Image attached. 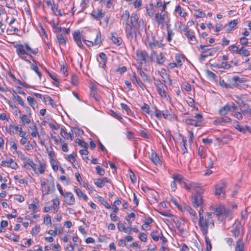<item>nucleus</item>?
<instances>
[{"label": "nucleus", "instance_id": "nucleus-41", "mask_svg": "<svg viewBox=\"0 0 251 251\" xmlns=\"http://www.w3.org/2000/svg\"><path fill=\"white\" fill-rule=\"evenodd\" d=\"M27 100L29 104L33 108H35V107H37V104L36 101L35 100L30 96H28L27 97Z\"/></svg>", "mask_w": 251, "mask_h": 251}, {"label": "nucleus", "instance_id": "nucleus-43", "mask_svg": "<svg viewBox=\"0 0 251 251\" xmlns=\"http://www.w3.org/2000/svg\"><path fill=\"white\" fill-rule=\"evenodd\" d=\"M158 93L164 99H165L167 100H168L169 96H167V93L164 90H162L161 88H158Z\"/></svg>", "mask_w": 251, "mask_h": 251}, {"label": "nucleus", "instance_id": "nucleus-39", "mask_svg": "<svg viewBox=\"0 0 251 251\" xmlns=\"http://www.w3.org/2000/svg\"><path fill=\"white\" fill-rule=\"evenodd\" d=\"M13 96L19 104H20L23 107H25V104L24 100L19 95L14 93L13 94Z\"/></svg>", "mask_w": 251, "mask_h": 251}, {"label": "nucleus", "instance_id": "nucleus-11", "mask_svg": "<svg viewBox=\"0 0 251 251\" xmlns=\"http://www.w3.org/2000/svg\"><path fill=\"white\" fill-rule=\"evenodd\" d=\"M201 193H196L194 196H192V203L195 207L201 206L202 203L203 201Z\"/></svg>", "mask_w": 251, "mask_h": 251}, {"label": "nucleus", "instance_id": "nucleus-46", "mask_svg": "<svg viewBox=\"0 0 251 251\" xmlns=\"http://www.w3.org/2000/svg\"><path fill=\"white\" fill-rule=\"evenodd\" d=\"M75 142L79 146L83 147L84 148L87 149V144L86 142H85L83 140H81L79 138H77L75 140Z\"/></svg>", "mask_w": 251, "mask_h": 251}, {"label": "nucleus", "instance_id": "nucleus-52", "mask_svg": "<svg viewBox=\"0 0 251 251\" xmlns=\"http://www.w3.org/2000/svg\"><path fill=\"white\" fill-rule=\"evenodd\" d=\"M44 222L47 225H51V219L49 215H46L44 218Z\"/></svg>", "mask_w": 251, "mask_h": 251}, {"label": "nucleus", "instance_id": "nucleus-6", "mask_svg": "<svg viewBox=\"0 0 251 251\" xmlns=\"http://www.w3.org/2000/svg\"><path fill=\"white\" fill-rule=\"evenodd\" d=\"M213 213L219 216V218L222 217V220L229 216L231 214L230 210L223 205H216L213 209Z\"/></svg>", "mask_w": 251, "mask_h": 251}, {"label": "nucleus", "instance_id": "nucleus-28", "mask_svg": "<svg viewBox=\"0 0 251 251\" xmlns=\"http://www.w3.org/2000/svg\"><path fill=\"white\" fill-rule=\"evenodd\" d=\"M158 245L161 246H168V240L161 234V236L158 235Z\"/></svg>", "mask_w": 251, "mask_h": 251}, {"label": "nucleus", "instance_id": "nucleus-10", "mask_svg": "<svg viewBox=\"0 0 251 251\" xmlns=\"http://www.w3.org/2000/svg\"><path fill=\"white\" fill-rule=\"evenodd\" d=\"M136 60L138 63L142 65L146 63L147 59L148 58V54L144 50H138L136 51Z\"/></svg>", "mask_w": 251, "mask_h": 251}, {"label": "nucleus", "instance_id": "nucleus-5", "mask_svg": "<svg viewBox=\"0 0 251 251\" xmlns=\"http://www.w3.org/2000/svg\"><path fill=\"white\" fill-rule=\"evenodd\" d=\"M227 183L225 180H221L214 186V194L220 199H224L226 197V188Z\"/></svg>", "mask_w": 251, "mask_h": 251}, {"label": "nucleus", "instance_id": "nucleus-2", "mask_svg": "<svg viewBox=\"0 0 251 251\" xmlns=\"http://www.w3.org/2000/svg\"><path fill=\"white\" fill-rule=\"evenodd\" d=\"M122 20L125 22V31L128 39H132L136 36V30L140 26L141 20L137 14L132 13L130 17L129 12L126 10L122 15Z\"/></svg>", "mask_w": 251, "mask_h": 251}, {"label": "nucleus", "instance_id": "nucleus-24", "mask_svg": "<svg viewBox=\"0 0 251 251\" xmlns=\"http://www.w3.org/2000/svg\"><path fill=\"white\" fill-rule=\"evenodd\" d=\"M231 107L228 104L221 107L218 111V113L221 116H226L228 112L230 111Z\"/></svg>", "mask_w": 251, "mask_h": 251}, {"label": "nucleus", "instance_id": "nucleus-58", "mask_svg": "<svg viewBox=\"0 0 251 251\" xmlns=\"http://www.w3.org/2000/svg\"><path fill=\"white\" fill-rule=\"evenodd\" d=\"M50 138L54 140V143L55 144H58L59 143H61L62 141L61 138L59 137V135H57V137L55 136H53L52 134H51Z\"/></svg>", "mask_w": 251, "mask_h": 251}, {"label": "nucleus", "instance_id": "nucleus-25", "mask_svg": "<svg viewBox=\"0 0 251 251\" xmlns=\"http://www.w3.org/2000/svg\"><path fill=\"white\" fill-rule=\"evenodd\" d=\"M232 80L234 82L233 85L237 86L239 83H242L246 82V79L244 77H240L238 76H234L232 78Z\"/></svg>", "mask_w": 251, "mask_h": 251}, {"label": "nucleus", "instance_id": "nucleus-42", "mask_svg": "<svg viewBox=\"0 0 251 251\" xmlns=\"http://www.w3.org/2000/svg\"><path fill=\"white\" fill-rule=\"evenodd\" d=\"M30 118V117H29V114L28 115H23L21 116H20V118L21 119L23 123L26 124H29L31 122Z\"/></svg>", "mask_w": 251, "mask_h": 251}, {"label": "nucleus", "instance_id": "nucleus-22", "mask_svg": "<svg viewBox=\"0 0 251 251\" xmlns=\"http://www.w3.org/2000/svg\"><path fill=\"white\" fill-rule=\"evenodd\" d=\"M109 181V179L107 177H104L102 178L98 179L95 182V184L99 188H102L103 187L106 183Z\"/></svg>", "mask_w": 251, "mask_h": 251}, {"label": "nucleus", "instance_id": "nucleus-26", "mask_svg": "<svg viewBox=\"0 0 251 251\" xmlns=\"http://www.w3.org/2000/svg\"><path fill=\"white\" fill-rule=\"evenodd\" d=\"M110 39L113 43L117 46H120L122 44V40L117 36L115 33H112Z\"/></svg>", "mask_w": 251, "mask_h": 251}, {"label": "nucleus", "instance_id": "nucleus-61", "mask_svg": "<svg viewBox=\"0 0 251 251\" xmlns=\"http://www.w3.org/2000/svg\"><path fill=\"white\" fill-rule=\"evenodd\" d=\"M50 164L51 165L52 169L54 171H57L58 169V165L57 164L56 161L54 160H50Z\"/></svg>", "mask_w": 251, "mask_h": 251}, {"label": "nucleus", "instance_id": "nucleus-30", "mask_svg": "<svg viewBox=\"0 0 251 251\" xmlns=\"http://www.w3.org/2000/svg\"><path fill=\"white\" fill-rule=\"evenodd\" d=\"M172 178L175 181L180 184H181L185 180V178L182 175L178 174H173L172 175Z\"/></svg>", "mask_w": 251, "mask_h": 251}, {"label": "nucleus", "instance_id": "nucleus-33", "mask_svg": "<svg viewBox=\"0 0 251 251\" xmlns=\"http://www.w3.org/2000/svg\"><path fill=\"white\" fill-rule=\"evenodd\" d=\"M96 38L94 40V45L100 46L102 43V39L101 38V33L100 31H97L96 34Z\"/></svg>", "mask_w": 251, "mask_h": 251}, {"label": "nucleus", "instance_id": "nucleus-56", "mask_svg": "<svg viewBox=\"0 0 251 251\" xmlns=\"http://www.w3.org/2000/svg\"><path fill=\"white\" fill-rule=\"evenodd\" d=\"M221 117V120L222 123H230L231 122V119L227 116H222Z\"/></svg>", "mask_w": 251, "mask_h": 251}, {"label": "nucleus", "instance_id": "nucleus-51", "mask_svg": "<svg viewBox=\"0 0 251 251\" xmlns=\"http://www.w3.org/2000/svg\"><path fill=\"white\" fill-rule=\"evenodd\" d=\"M236 123L237 124L235 126V128L239 131L245 133L246 131V127L239 125L238 122H236Z\"/></svg>", "mask_w": 251, "mask_h": 251}, {"label": "nucleus", "instance_id": "nucleus-49", "mask_svg": "<svg viewBox=\"0 0 251 251\" xmlns=\"http://www.w3.org/2000/svg\"><path fill=\"white\" fill-rule=\"evenodd\" d=\"M166 58L163 53L160 52L158 56V64H162L165 61Z\"/></svg>", "mask_w": 251, "mask_h": 251}, {"label": "nucleus", "instance_id": "nucleus-23", "mask_svg": "<svg viewBox=\"0 0 251 251\" xmlns=\"http://www.w3.org/2000/svg\"><path fill=\"white\" fill-rule=\"evenodd\" d=\"M56 38L59 45L65 46L66 44L67 38L61 33H57Z\"/></svg>", "mask_w": 251, "mask_h": 251}, {"label": "nucleus", "instance_id": "nucleus-20", "mask_svg": "<svg viewBox=\"0 0 251 251\" xmlns=\"http://www.w3.org/2000/svg\"><path fill=\"white\" fill-rule=\"evenodd\" d=\"M24 167L27 170H30L32 169L35 171L37 170V165L34 163L32 160L28 158L27 161L24 164Z\"/></svg>", "mask_w": 251, "mask_h": 251}, {"label": "nucleus", "instance_id": "nucleus-37", "mask_svg": "<svg viewBox=\"0 0 251 251\" xmlns=\"http://www.w3.org/2000/svg\"><path fill=\"white\" fill-rule=\"evenodd\" d=\"M204 236L205 241L206 244V250L205 251H211L212 249V245L211 243V241L209 237L207 236V235H203Z\"/></svg>", "mask_w": 251, "mask_h": 251}, {"label": "nucleus", "instance_id": "nucleus-19", "mask_svg": "<svg viewBox=\"0 0 251 251\" xmlns=\"http://www.w3.org/2000/svg\"><path fill=\"white\" fill-rule=\"evenodd\" d=\"M74 39L77 45L80 48L83 49L84 46L81 43L80 33L79 31H75L73 33Z\"/></svg>", "mask_w": 251, "mask_h": 251}, {"label": "nucleus", "instance_id": "nucleus-44", "mask_svg": "<svg viewBox=\"0 0 251 251\" xmlns=\"http://www.w3.org/2000/svg\"><path fill=\"white\" fill-rule=\"evenodd\" d=\"M141 109L143 113L150 114V107L148 104L144 103L142 106H141Z\"/></svg>", "mask_w": 251, "mask_h": 251}, {"label": "nucleus", "instance_id": "nucleus-1", "mask_svg": "<svg viewBox=\"0 0 251 251\" xmlns=\"http://www.w3.org/2000/svg\"><path fill=\"white\" fill-rule=\"evenodd\" d=\"M169 2H165L162 6V2L158 1V11L159 10H161L159 16H158V26H159L162 30V34L160 35V37L164 38L167 33L166 39L168 42H170L172 40V36L174 35V33L170 28L169 19L167 12L165 10L166 5Z\"/></svg>", "mask_w": 251, "mask_h": 251}, {"label": "nucleus", "instance_id": "nucleus-3", "mask_svg": "<svg viewBox=\"0 0 251 251\" xmlns=\"http://www.w3.org/2000/svg\"><path fill=\"white\" fill-rule=\"evenodd\" d=\"M14 47L16 48V51L17 54L21 58L30 64V69L35 71L39 78H41L42 74L41 72L39 71V68L37 67V62L33 59V62L34 63H32L29 60L26 59V57L25 56L26 54L30 53L36 54L38 53V50H32L27 43L25 44H17L14 45Z\"/></svg>", "mask_w": 251, "mask_h": 251}, {"label": "nucleus", "instance_id": "nucleus-15", "mask_svg": "<svg viewBox=\"0 0 251 251\" xmlns=\"http://www.w3.org/2000/svg\"><path fill=\"white\" fill-rule=\"evenodd\" d=\"M183 31L185 32V36L188 40L192 42L191 43L194 44L196 41V39L194 32L187 27H185L183 29Z\"/></svg>", "mask_w": 251, "mask_h": 251}, {"label": "nucleus", "instance_id": "nucleus-60", "mask_svg": "<svg viewBox=\"0 0 251 251\" xmlns=\"http://www.w3.org/2000/svg\"><path fill=\"white\" fill-rule=\"evenodd\" d=\"M45 169V164L43 163H40L39 167H37V170H38V172L42 174L44 173Z\"/></svg>", "mask_w": 251, "mask_h": 251}, {"label": "nucleus", "instance_id": "nucleus-4", "mask_svg": "<svg viewBox=\"0 0 251 251\" xmlns=\"http://www.w3.org/2000/svg\"><path fill=\"white\" fill-rule=\"evenodd\" d=\"M199 226L202 235H207L208 229H213L214 227L213 213L206 212L204 214V217L199 218Z\"/></svg>", "mask_w": 251, "mask_h": 251}, {"label": "nucleus", "instance_id": "nucleus-47", "mask_svg": "<svg viewBox=\"0 0 251 251\" xmlns=\"http://www.w3.org/2000/svg\"><path fill=\"white\" fill-rule=\"evenodd\" d=\"M51 150L49 151V148L46 147V150L48 152V155L50 157V160H54V157L55 156V152L53 151L52 147H50Z\"/></svg>", "mask_w": 251, "mask_h": 251}, {"label": "nucleus", "instance_id": "nucleus-57", "mask_svg": "<svg viewBox=\"0 0 251 251\" xmlns=\"http://www.w3.org/2000/svg\"><path fill=\"white\" fill-rule=\"evenodd\" d=\"M40 226L39 225H36L32 229L31 234L32 235H37L40 231Z\"/></svg>", "mask_w": 251, "mask_h": 251}, {"label": "nucleus", "instance_id": "nucleus-36", "mask_svg": "<svg viewBox=\"0 0 251 251\" xmlns=\"http://www.w3.org/2000/svg\"><path fill=\"white\" fill-rule=\"evenodd\" d=\"M52 201L53 202V206H52V208L53 209L54 213H56L58 211V209L60 204L59 200L58 198H56L53 199Z\"/></svg>", "mask_w": 251, "mask_h": 251}, {"label": "nucleus", "instance_id": "nucleus-34", "mask_svg": "<svg viewBox=\"0 0 251 251\" xmlns=\"http://www.w3.org/2000/svg\"><path fill=\"white\" fill-rule=\"evenodd\" d=\"M165 169L166 164L165 162L158 156V171H164Z\"/></svg>", "mask_w": 251, "mask_h": 251}, {"label": "nucleus", "instance_id": "nucleus-62", "mask_svg": "<svg viewBox=\"0 0 251 251\" xmlns=\"http://www.w3.org/2000/svg\"><path fill=\"white\" fill-rule=\"evenodd\" d=\"M221 68L225 69H228L231 68V65L227 62L223 61L221 64Z\"/></svg>", "mask_w": 251, "mask_h": 251}, {"label": "nucleus", "instance_id": "nucleus-45", "mask_svg": "<svg viewBox=\"0 0 251 251\" xmlns=\"http://www.w3.org/2000/svg\"><path fill=\"white\" fill-rule=\"evenodd\" d=\"M157 153L156 152L153 150H152V152L151 155L150 156V159L151 160L152 163H153L155 165L157 164Z\"/></svg>", "mask_w": 251, "mask_h": 251}, {"label": "nucleus", "instance_id": "nucleus-7", "mask_svg": "<svg viewBox=\"0 0 251 251\" xmlns=\"http://www.w3.org/2000/svg\"><path fill=\"white\" fill-rule=\"evenodd\" d=\"M195 119H185L184 122L188 125L195 126H201L203 125L202 115L200 113L196 114Z\"/></svg>", "mask_w": 251, "mask_h": 251}, {"label": "nucleus", "instance_id": "nucleus-55", "mask_svg": "<svg viewBox=\"0 0 251 251\" xmlns=\"http://www.w3.org/2000/svg\"><path fill=\"white\" fill-rule=\"evenodd\" d=\"M8 163L10 164V167L13 169H16L18 168V166L12 159L10 158L8 160Z\"/></svg>", "mask_w": 251, "mask_h": 251}, {"label": "nucleus", "instance_id": "nucleus-9", "mask_svg": "<svg viewBox=\"0 0 251 251\" xmlns=\"http://www.w3.org/2000/svg\"><path fill=\"white\" fill-rule=\"evenodd\" d=\"M156 7L157 3L155 4V2L152 0H151L146 7V11L148 15L151 17H154L156 21H157V13H155V12Z\"/></svg>", "mask_w": 251, "mask_h": 251}, {"label": "nucleus", "instance_id": "nucleus-53", "mask_svg": "<svg viewBox=\"0 0 251 251\" xmlns=\"http://www.w3.org/2000/svg\"><path fill=\"white\" fill-rule=\"evenodd\" d=\"M206 74L208 77L212 78L214 80H216L217 78L216 75L210 70H206Z\"/></svg>", "mask_w": 251, "mask_h": 251}, {"label": "nucleus", "instance_id": "nucleus-12", "mask_svg": "<svg viewBox=\"0 0 251 251\" xmlns=\"http://www.w3.org/2000/svg\"><path fill=\"white\" fill-rule=\"evenodd\" d=\"M63 196L65 199V201L67 204L72 205L75 203V198L71 192H67Z\"/></svg>", "mask_w": 251, "mask_h": 251}, {"label": "nucleus", "instance_id": "nucleus-32", "mask_svg": "<svg viewBox=\"0 0 251 251\" xmlns=\"http://www.w3.org/2000/svg\"><path fill=\"white\" fill-rule=\"evenodd\" d=\"M175 59L177 65V67H180L183 62L184 61V58L183 55L179 54H176L175 56Z\"/></svg>", "mask_w": 251, "mask_h": 251}, {"label": "nucleus", "instance_id": "nucleus-18", "mask_svg": "<svg viewBox=\"0 0 251 251\" xmlns=\"http://www.w3.org/2000/svg\"><path fill=\"white\" fill-rule=\"evenodd\" d=\"M189 186L190 188V190H193L196 193L202 192V189L200 184L198 183L190 181Z\"/></svg>", "mask_w": 251, "mask_h": 251}, {"label": "nucleus", "instance_id": "nucleus-21", "mask_svg": "<svg viewBox=\"0 0 251 251\" xmlns=\"http://www.w3.org/2000/svg\"><path fill=\"white\" fill-rule=\"evenodd\" d=\"M162 116H163L164 118L169 120H171L173 117V115L168 110L161 111L158 110V118L161 117Z\"/></svg>", "mask_w": 251, "mask_h": 251}, {"label": "nucleus", "instance_id": "nucleus-31", "mask_svg": "<svg viewBox=\"0 0 251 251\" xmlns=\"http://www.w3.org/2000/svg\"><path fill=\"white\" fill-rule=\"evenodd\" d=\"M74 191L78 197H82L85 201H87L88 199V197L86 194H84L79 188L75 186L74 188Z\"/></svg>", "mask_w": 251, "mask_h": 251}, {"label": "nucleus", "instance_id": "nucleus-64", "mask_svg": "<svg viewBox=\"0 0 251 251\" xmlns=\"http://www.w3.org/2000/svg\"><path fill=\"white\" fill-rule=\"evenodd\" d=\"M18 157L22 160L25 161L26 160V157L25 156V155L22 153V152L20 151H17V153H16Z\"/></svg>", "mask_w": 251, "mask_h": 251}, {"label": "nucleus", "instance_id": "nucleus-27", "mask_svg": "<svg viewBox=\"0 0 251 251\" xmlns=\"http://www.w3.org/2000/svg\"><path fill=\"white\" fill-rule=\"evenodd\" d=\"M185 210L189 213L192 220L194 222H195V221L197 219V215L196 211L189 206H187L185 207Z\"/></svg>", "mask_w": 251, "mask_h": 251}, {"label": "nucleus", "instance_id": "nucleus-54", "mask_svg": "<svg viewBox=\"0 0 251 251\" xmlns=\"http://www.w3.org/2000/svg\"><path fill=\"white\" fill-rule=\"evenodd\" d=\"M137 73L141 75L144 80L147 79V76L141 68H137Z\"/></svg>", "mask_w": 251, "mask_h": 251}, {"label": "nucleus", "instance_id": "nucleus-29", "mask_svg": "<svg viewBox=\"0 0 251 251\" xmlns=\"http://www.w3.org/2000/svg\"><path fill=\"white\" fill-rule=\"evenodd\" d=\"M198 154L201 159L205 158L206 156V150L203 146H200L198 148Z\"/></svg>", "mask_w": 251, "mask_h": 251}, {"label": "nucleus", "instance_id": "nucleus-13", "mask_svg": "<svg viewBox=\"0 0 251 251\" xmlns=\"http://www.w3.org/2000/svg\"><path fill=\"white\" fill-rule=\"evenodd\" d=\"M241 228L242 225L239 222L235 223L231 230L232 235L235 237H239L240 234Z\"/></svg>", "mask_w": 251, "mask_h": 251}, {"label": "nucleus", "instance_id": "nucleus-50", "mask_svg": "<svg viewBox=\"0 0 251 251\" xmlns=\"http://www.w3.org/2000/svg\"><path fill=\"white\" fill-rule=\"evenodd\" d=\"M91 96L96 101H99L100 100V98L99 96L97 94V91L96 89H91Z\"/></svg>", "mask_w": 251, "mask_h": 251}, {"label": "nucleus", "instance_id": "nucleus-40", "mask_svg": "<svg viewBox=\"0 0 251 251\" xmlns=\"http://www.w3.org/2000/svg\"><path fill=\"white\" fill-rule=\"evenodd\" d=\"M175 11L178 13L179 15L182 17H185L187 15V13L186 12L182 11V8L179 5L176 6Z\"/></svg>", "mask_w": 251, "mask_h": 251}, {"label": "nucleus", "instance_id": "nucleus-35", "mask_svg": "<svg viewBox=\"0 0 251 251\" xmlns=\"http://www.w3.org/2000/svg\"><path fill=\"white\" fill-rule=\"evenodd\" d=\"M244 244L243 241L239 239L236 243L235 251H244Z\"/></svg>", "mask_w": 251, "mask_h": 251}, {"label": "nucleus", "instance_id": "nucleus-16", "mask_svg": "<svg viewBox=\"0 0 251 251\" xmlns=\"http://www.w3.org/2000/svg\"><path fill=\"white\" fill-rule=\"evenodd\" d=\"M105 13L102 10H94L91 14V17L96 20L100 21L104 17Z\"/></svg>", "mask_w": 251, "mask_h": 251}, {"label": "nucleus", "instance_id": "nucleus-17", "mask_svg": "<svg viewBox=\"0 0 251 251\" xmlns=\"http://www.w3.org/2000/svg\"><path fill=\"white\" fill-rule=\"evenodd\" d=\"M172 221H173L174 223L175 224V225L176 227V228L178 229L179 231H180L181 232H182L184 231V224L179 220L176 216L174 215L173 216V217L171 219Z\"/></svg>", "mask_w": 251, "mask_h": 251}, {"label": "nucleus", "instance_id": "nucleus-59", "mask_svg": "<svg viewBox=\"0 0 251 251\" xmlns=\"http://www.w3.org/2000/svg\"><path fill=\"white\" fill-rule=\"evenodd\" d=\"M96 169L97 174H98L99 175L101 176H104V175L105 174V171L103 169L100 168V166H97L96 167Z\"/></svg>", "mask_w": 251, "mask_h": 251}, {"label": "nucleus", "instance_id": "nucleus-63", "mask_svg": "<svg viewBox=\"0 0 251 251\" xmlns=\"http://www.w3.org/2000/svg\"><path fill=\"white\" fill-rule=\"evenodd\" d=\"M135 8H138L142 5V0H136L133 2Z\"/></svg>", "mask_w": 251, "mask_h": 251}, {"label": "nucleus", "instance_id": "nucleus-48", "mask_svg": "<svg viewBox=\"0 0 251 251\" xmlns=\"http://www.w3.org/2000/svg\"><path fill=\"white\" fill-rule=\"evenodd\" d=\"M60 134L62 137L65 139H68L69 138V134L64 128H61Z\"/></svg>", "mask_w": 251, "mask_h": 251}, {"label": "nucleus", "instance_id": "nucleus-14", "mask_svg": "<svg viewBox=\"0 0 251 251\" xmlns=\"http://www.w3.org/2000/svg\"><path fill=\"white\" fill-rule=\"evenodd\" d=\"M50 180H48L49 186L48 188L45 190V195H48L50 193H53L55 190L53 177L51 175L50 176Z\"/></svg>", "mask_w": 251, "mask_h": 251}, {"label": "nucleus", "instance_id": "nucleus-38", "mask_svg": "<svg viewBox=\"0 0 251 251\" xmlns=\"http://www.w3.org/2000/svg\"><path fill=\"white\" fill-rule=\"evenodd\" d=\"M238 54L243 55V56H248L250 55V52L247 49L242 47L238 51Z\"/></svg>", "mask_w": 251, "mask_h": 251}, {"label": "nucleus", "instance_id": "nucleus-8", "mask_svg": "<svg viewBox=\"0 0 251 251\" xmlns=\"http://www.w3.org/2000/svg\"><path fill=\"white\" fill-rule=\"evenodd\" d=\"M147 42L148 46L152 50V53L151 54V58L152 59L156 54L154 50L157 45V42L155 41V36L153 35L152 33H147Z\"/></svg>", "mask_w": 251, "mask_h": 251}]
</instances>
